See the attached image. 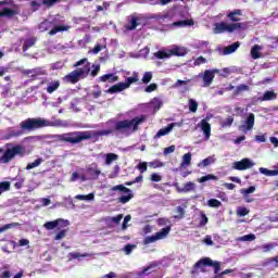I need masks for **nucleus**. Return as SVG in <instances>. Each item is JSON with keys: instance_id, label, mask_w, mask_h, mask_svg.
Listing matches in <instances>:
<instances>
[{"instance_id": "nucleus-1", "label": "nucleus", "mask_w": 278, "mask_h": 278, "mask_svg": "<svg viewBox=\"0 0 278 278\" xmlns=\"http://www.w3.org/2000/svg\"><path fill=\"white\" fill-rule=\"evenodd\" d=\"M21 129L10 128L7 138H18L23 136L26 131H36V129H42L43 127H49V121L38 117V118H27L20 123Z\"/></svg>"}, {"instance_id": "nucleus-2", "label": "nucleus", "mask_w": 278, "mask_h": 278, "mask_svg": "<svg viewBox=\"0 0 278 278\" xmlns=\"http://www.w3.org/2000/svg\"><path fill=\"white\" fill-rule=\"evenodd\" d=\"M85 65V67L83 68H78V66ZM74 70L73 72L68 73L67 75H65L63 77V81L64 84H77L80 79H86V77H88L89 73H90V63L88 62V59H81L79 61H77L74 64Z\"/></svg>"}, {"instance_id": "nucleus-3", "label": "nucleus", "mask_w": 278, "mask_h": 278, "mask_svg": "<svg viewBox=\"0 0 278 278\" xmlns=\"http://www.w3.org/2000/svg\"><path fill=\"white\" fill-rule=\"evenodd\" d=\"M92 138L91 131H73L65 132L56 136V140L59 142H67L68 144H79V142H84V140H90Z\"/></svg>"}, {"instance_id": "nucleus-4", "label": "nucleus", "mask_w": 278, "mask_h": 278, "mask_svg": "<svg viewBox=\"0 0 278 278\" xmlns=\"http://www.w3.org/2000/svg\"><path fill=\"white\" fill-rule=\"evenodd\" d=\"M147 121V115L136 116L132 119H124L115 123L114 130L115 131H128V129H132V131H138V126L142 125Z\"/></svg>"}, {"instance_id": "nucleus-5", "label": "nucleus", "mask_w": 278, "mask_h": 278, "mask_svg": "<svg viewBox=\"0 0 278 278\" xmlns=\"http://www.w3.org/2000/svg\"><path fill=\"white\" fill-rule=\"evenodd\" d=\"M16 155H25V148L17 144L12 148H8L3 155L0 156V164H10L11 160H14Z\"/></svg>"}, {"instance_id": "nucleus-6", "label": "nucleus", "mask_w": 278, "mask_h": 278, "mask_svg": "<svg viewBox=\"0 0 278 278\" xmlns=\"http://www.w3.org/2000/svg\"><path fill=\"white\" fill-rule=\"evenodd\" d=\"M208 266L210 268H214V274L218 275L220 273V262L213 261L210 257L200 258L194 265L193 268H200L202 273H205L203 267Z\"/></svg>"}, {"instance_id": "nucleus-7", "label": "nucleus", "mask_w": 278, "mask_h": 278, "mask_svg": "<svg viewBox=\"0 0 278 278\" xmlns=\"http://www.w3.org/2000/svg\"><path fill=\"white\" fill-rule=\"evenodd\" d=\"M236 29H242V24L240 23L227 24L225 22H220L215 25V34H225V31H228V34H233Z\"/></svg>"}, {"instance_id": "nucleus-8", "label": "nucleus", "mask_w": 278, "mask_h": 278, "mask_svg": "<svg viewBox=\"0 0 278 278\" xmlns=\"http://www.w3.org/2000/svg\"><path fill=\"white\" fill-rule=\"evenodd\" d=\"M111 190L113 192L119 191V192H124L125 194H127V195H121L118 198V203H122L123 205H125V203H129L130 199H134L131 189L125 187L124 185H116V186L112 187Z\"/></svg>"}, {"instance_id": "nucleus-9", "label": "nucleus", "mask_w": 278, "mask_h": 278, "mask_svg": "<svg viewBox=\"0 0 278 278\" xmlns=\"http://www.w3.org/2000/svg\"><path fill=\"white\" fill-rule=\"evenodd\" d=\"M168 233H170V226L162 228L161 231L156 232L154 236L146 237L143 244H152V242H157V240H164Z\"/></svg>"}, {"instance_id": "nucleus-10", "label": "nucleus", "mask_w": 278, "mask_h": 278, "mask_svg": "<svg viewBox=\"0 0 278 278\" xmlns=\"http://www.w3.org/2000/svg\"><path fill=\"white\" fill-rule=\"evenodd\" d=\"M253 162L250 159H242L239 162H235L232 168L235 170H248V168H252Z\"/></svg>"}, {"instance_id": "nucleus-11", "label": "nucleus", "mask_w": 278, "mask_h": 278, "mask_svg": "<svg viewBox=\"0 0 278 278\" xmlns=\"http://www.w3.org/2000/svg\"><path fill=\"white\" fill-rule=\"evenodd\" d=\"M198 127L203 131L205 140H210V136H212V125L207 123V119H202Z\"/></svg>"}, {"instance_id": "nucleus-12", "label": "nucleus", "mask_w": 278, "mask_h": 278, "mask_svg": "<svg viewBox=\"0 0 278 278\" xmlns=\"http://www.w3.org/2000/svg\"><path fill=\"white\" fill-rule=\"evenodd\" d=\"M255 126V114L250 113L245 119V124L240 126L241 131H251Z\"/></svg>"}, {"instance_id": "nucleus-13", "label": "nucleus", "mask_w": 278, "mask_h": 278, "mask_svg": "<svg viewBox=\"0 0 278 278\" xmlns=\"http://www.w3.org/2000/svg\"><path fill=\"white\" fill-rule=\"evenodd\" d=\"M68 225V220H64L62 218L52 220V222H46L43 224L45 229H47L48 231H51L53 229H55L59 225Z\"/></svg>"}, {"instance_id": "nucleus-14", "label": "nucleus", "mask_w": 278, "mask_h": 278, "mask_svg": "<svg viewBox=\"0 0 278 278\" xmlns=\"http://www.w3.org/2000/svg\"><path fill=\"white\" fill-rule=\"evenodd\" d=\"M176 190L180 193L194 192V190H197V185L192 181H188L184 185V188L176 186Z\"/></svg>"}, {"instance_id": "nucleus-15", "label": "nucleus", "mask_w": 278, "mask_h": 278, "mask_svg": "<svg viewBox=\"0 0 278 278\" xmlns=\"http://www.w3.org/2000/svg\"><path fill=\"white\" fill-rule=\"evenodd\" d=\"M212 81H214V72L212 70H206L203 75L204 88L212 86Z\"/></svg>"}, {"instance_id": "nucleus-16", "label": "nucleus", "mask_w": 278, "mask_h": 278, "mask_svg": "<svg viewBox=\"0 0 278 278\" xmlns=\"http://www.w3.org/2000/svg\"><path fill=\"white\" fill-rule=\"evenodd\" d=\"M188 53V50L184 47L175 46L173 49L169 50V55H176L177 58H184Z\"/></svg>"}, {"instance_id": "nucleus-17", "label": "nucleus", "mask_w": 278, "mask_h": 278, "mask_svg": "<svg viewBox=\"0 0 278 278\" xmlns=\"http://www.w3.org/2000/svg\"><path fill=\"white\" fill-rule=\"evenodd\" d=\"M176 125H177V123H172V124H168L165 128H161L156 132L154 138L157 139V138H162V136H167V134H170V131H173V129L175 128Z\"/></svg>"}, {"instance_id": "nucleus-18", "label": "nucleus", "mask_w": 278, "mask_h": 278, "mask_svg": "<svg viewBox=\"0 0 278 278\" xmlns=\"http://www.w3.org/2000/svg\"><path fill=\"white\" fill-rule=\"evenodd\" d=\"M123 90H127V87H125V83H117L116 85L111 86L106 92L109 94H116V92H123Z\"/></svg>"}, {"instance_id": "nucleus-19", "label": "nucleus", "mask_w": 278, "mask_h": 278, "mask_svg": "<svg viewBox=\"0 0 278 278\" xmlns=\"http://www.w3.org/2000/svg\"><path fill=\"white\" fill-rule=\"evenodd\" d=\"M240 16H242V10L240 9H236L235 11L227 14V18H229V21H231L232 23L240 22Z\"/></svg>"}, {"instance_id": "nucleus-20", "label": "nucleus", "mask_w": 278, "mask_h": 278, "mask_svg": "<svg viewBox=\"0 0 278 278\" xmlns=\"http://www.w3.org/2000/svg\"><path fill=\"white\" fill-rule=\"evenodd\" d=\"M87 175L90 176V179H98L99 176L101 175V170L97 168V164H92L88 169H87Z\"/></svg>"}, {"instance_id": "nucleus-21", "label": "nucleus", "mask_w": 278, "mask_h": 278, "mask_svg": "<svg viewBox=\"0 0 278 278\" xmlns=\"http://www.w3.org/2000/svg\"><path fill=\"white\" fill-rule=\"evenodd\" d=\"M100 81L105 84V81H109V84H114V81H118V76L110 73V74H104L99 77Z\"/></svg>"}, {"instance_id": "nucleus-22", "label": "nucleus", "mask_w": 278, "mask_h": 278, "mask_svg": "<svg viewBox=\"0 0 278 278\" xmlns=\"http://www.w3.org/2000/svg\"><path fill=\"white\" fill-rule=\"evenodd\" d=\"M240 48V42H233L230 46H227L226 48H224V55H231V53H236V51H238V49Z\"/></svg>"}, {"instance_id": "nucleus-23", "label": "nucleus", "mask_w": 278, "mask_h": 278, "mask_svg": "<svg viewBox=\"0 0 278 278\" xmlns=\"http://www.w3.org/2000/svg\"><path fill=\"white\" fill-rule=\"evenodd\" d=\"M194 25L193 20H182L173 23V27H192Z\"/></svg>"}, {"instance_id": "nucleus-24", "label": "nucleus", "mask_w": 278, "mask_h": 278, "mask_svg": "<svg viewBox=\"0 0 278 278\" xmlns=\"http://www.w3.org/2000/svg\"><path fill=\"white\" fill-rule=\"evenodd\" d=\"M156 60H168L170 58V50H159L154 53Z\"/></svg>"}, {"instance_id": "nucleus-25", "label": "nucleus", "mask_w": 278, "mask_h": 278, "mask_svg": "<svg viewBox=\"0 0 278 278\" xmlns=\"http://www.w3.org/2000/svg\"><path fill=\"white\" fill-rule=\"evenodd\" d=\"M37 40L38 39L36 37H30V38L26 39L24 41L22 50L25 52V51L31 49V47H34V45H36Z\"/></svg>"}, {"instance_id": "nucleus-26", "label": "nucleus", "mask_w": 278, "mask_h": 278, "mask_svg": "<svg viewBox=\"0 0 278 278\" xmlns=\"http://www.w3.org/2000/svg\"><path fill=\"white\" fill-rule=\"evenodd\" d=\"M53 25H55L53 22L45 20L39 24V29L40 31H49V29H52Z\"/></svg>"}, {"instance_id": "nucleus-27", "label": "nucleus", "mask_w": 278, "mask_h": 278, "mask_svg": "<svg viewBox=\"0 0 278 278\" xmlns=\"http://www.w3.org/2000/svg\"><path fill=\"white\" fill-rule=\"evenodd\" d=\"M199 184H205V181H218V176L214 174H208L205 176H202L198 179Z\"/></svg>"}, {"instance_id": "nucleus-28", "label": "nucleus", "mask_w": 278, "mask_h": 278, "mask_svg": "<svg viewBox=\"0 0 278 278\" xmlns=\"http://www.w3.org/2000/svg\"><path fill=\"white\" fill-rule=\"evenodd\" d=\"M277 99V93L275 91H265L262 98H260L261 101H275Z\"/></svg>"}, {"instance_id": "nucleus-29", "label": "nucleus", "mask_w": 278, "mask_h": 278, "mask_svg": "<svg viewBox=\"0 0 278 278\" xmlns=\"http://www.w3.org/2000/svg\"><path fill=\"white\" fill-rule=\"evenodd\" d=\"M60 31H68V26L66 25H59L53 27L50 31H49V36H55V34H60Z\"/></svg>"}, {"instance_id": "nucleus-30", "label": "nucleus", "mask_w": 278, "mask_h": 278, "mask_svg": "<svg viewBox=\"0 0 278 278\" xmlns=\"http://www.w3.org/2000/svg\"><path fill=\"white\" fill-rule=\"evenodd\" d=\"M260 173H262V175H266V177H277L278 169H268V168L261 167Z\"/></svg>"}, {"instance_id": "nucleus-31", "label": "nucleus", "mask_w": 278, "mask_h": 278, "mask_svg": "<svg viewBox=\"0 0 278 278\" xmlns=\"http://www.w3.org/2000/svg\"><path fill=\"white\" fill-rule=\"evenodd\" d=\"M58 88H60V80H54L53 83H50L47 87V92L48 94H53V92H55V90H58Z\"/></svg>"}, {"instance_id": "nucleus-32", "label": "nucleus", "mask_w": 278, "mask_h": 278, "mask_svg": "<svg viewBox=\"0 0 278 278\" xmlns=\"http://www.w3.org/2000/svg\"><path fill=\"white\" fill-rule=\"evenodd\" d=\"M139 77H138V73H134V75L131 77L126 78V83H124V86L127 88H129V86H131V84H136L137 81H139Z\"/></svg>"}, {"instance_id": "nucleus-33", "label": "nucleus", "mask_w": 278, "mask_h": 278, "mask_svg": "<svg viewBox=\"0 0 278 278\" xmlns=\"http://www.w3.org/2000/svg\"><path fill=\"white\" fill-rule=\"evenodd\" d=\"M191 163H192V153L188 152L184 154L180 166H190Z\"/></svg>"}, {"instance_id": "nucleus-34", "label": "nucleus", "mask_w": 278, "mask_h": 278, "mask_svg": "<svg viewBox=\"0 0 278 278\" xmlns=\"http://www.w3.org/2000/svg\"><path fill=\"white\" fill-rule=\"evenodd\" d=\"M42 162H45V160H42V157H39L35 160L33 163H28L26 166V170H31V168H38V166H40Z\"/></svg>"}, {"instance_id": "nucleus-35", "label": "nucleus", "mask_w": 278, "mask_h": 278, "mask_svg": "<svg viewBox=\"0 0 278 278\" xmlns=\"http://www.w3.org/2000/svg\"><path fill=\"white\" fill-rule=\"evenodd\" d=\"M176 214L177 215H175L174 218H176L177 220H181L186 216V208H184L182 206H177Z\"/></svg>"}, {"instance_id": "nucleus-36", "label": "nucleus", "mask_w": 278, "mask_h": 278, "mask_svg": "<svg viewBox=\"0 0 278 278\" xmlns=\"http://www.w3.org/2000/svg\"><path fill=\"white\" fill-rule=\"evenodd\" d=\"M260 46L255 45L252 47L251 49V56L253 58V60H260V58H262V55L260 54Z\"/></svg>"}, {"instance_id": "nucleus-37", "label": "nucleus", "mask_w": 278, "mask_h": 278, "mask_svg": "<svg viewBox=\"0 0 278 278\" xmlns=\"http://www.w3.org/2000/svg\"><path fill=\"white\" fill-rule=\"evenodd\" d=\"M76 199L78 201H94V193H89L87 195L84 194H77Z\"/></svg>"}, {"instance_id": "nucleus-38", "label": "nucleus", "mask_w": 278, "mask_h": 278, "mask_svg": "<svg viewBox=\"0 0 278 278\" xmlns=\"http://www.w3.org/2000/svg\"><path fill=\"white\" fill-rule=\"evenodd\" d=\"M16 11L14 9H10V8H4L1 12H0V16H15Z\"/></svg>"}, {"instance_id": "nucleus-39", "label": "nucleus", "mask_w": 278, "mask_h": 278, "mask_svg": "<svg viewBox=\"0 0 278 278\" xmlns=\"http://www.w3.org/2000/svg\"><path fill=\"white\" fill-rule=\"evenodd\" d=\"M118 160V154L115 153H108L105 159V164L110 165L112 162H116Z\"/></svg>"}, {"instance_id": "nucleus-40", "label": "nucleus", "mask_w": 278, "mask_h": 278, "mask_svg": "<svg viewBox=\"0 0 278 278\" xmlns=\"http://www.w3.org/2000/svg\"><path fill=\"white\" fill-rule=\"evenodd\" d=\"M21 224L18 223H11L5 224L2 227H0V233H3V231H8V229H14V227H18Z\"/></svg>"}, {"instance_id": "nucleus-41", "label": "nucleus", "mask_w": 278, "mask_h": 278, "mask_svg": "<svg viewBox=\"0 0 278 278\" xmlns=\"http://www.w3.org/2000/svg\"><path fill=\"white\" fill-rule=\"evenodd\" d=\"M136 27H138V17H131L128 23L127 29L131 31L136 29Z\"/></svg>"}, {"instance_id": "nucleus-42", "label": "nucleus", "mask_w": 278, "mask_h": 278, "mask_svg": "<svg viewBox=\"0 0 278 278\" xmlns=\"http://www.w3.org/2000/svg\"><path fill=\"white\" fill-rule=\"evenodd\" d=\"M149 163H147V162H140V163H138V165H137V168H138V170H139V173H141V175H142V173H147V170H149Z\"/></svg>"}, {"instance_id": "nucleus-43", "label": "nucleus", "mask_w": 278, "mask_h": 278, "mask_svg": "<svg viewBox=\"0 0 278 278\" xmlns=\"http://www.w3.org/2000/svg\"><path fill=\"white\" fill-rule=\"evenodd\" d=\"M207 205H208V207H220V205H223V202H220L217 199H210L207 201Z\"/></svg>"}, {"instance_id": "nucleus-44", "label": "nucleus", "mask_w": 278, "mask_h": 278, "mask_svg": "<svg viewBox=\"0 0 278 278\" xmlns=\"http://www.w3.org/2000/svg\"><path fill=\"white\" fill-rule=\"evenodd\" d=\"M148 165L150 168H162L164 166V163H162L160 160H154L152 162H149Z\"/></svg>"}, {"instance_id": "nucleus-45", "label": "nucleus", "mask_w": 278, "mask_h": 278, "mask_svg": "<svg viewBox=\"0 0 278 278\" xmlns=\"http://www.w3.org/2000/svg\"><path fill=\"white\" fill-rule=\"evenodd\" d=\"M151 79H153V73L152 72H146L143 74V77H142L141 81L143 84H150Z\"/></svg>"}, {"instance_id": "nucleus-46", "label": "nucleus", "mask_w": 278, "mask_h": 278, "mask_svg": "<svg viewBox=\"0 0 278 278\" xmlns=\"http://www.w3.org/2000/svg\"><path fill=\"white\" fill-rule=\"evenodd\" d=\"M249 215V208L244 207V206H239L237 208V216L242 217V216H247Z\"/></svg>"}, {"instance_id": "nucleus-47", "label": "nucleus", "mask_w": 278, "mask_h": 278, "mask_svg": "<svg viewBox=\"0 0 278 278\" xmlns=\"http://www.w3.org/2000/svg\"><path fill=\"white\" fill-rule=\"evenodd\" d=\"M189 110H190V112H197V110H199V103L198 102H195V100H193V99H190L189 100Z\"/></svg>"}, {"instance_id": "nucleus-48", "label": "nucleus", "mask_w": 278, "mask_h": 278, "mask_svg": "<svg viewBox=\"0 0 278 278\" xmlns=\"http://www.w3.org/2000/svg\"><path fill=\"white\" fill-rule=\"evenodd\" d=\"M8 190H10V182L9 181L0 182V194H3V192H8Z\"/></svg>"}, {"instance_id": "nucleus-49", "label": "nucleus", "mask_w": 278, "mask_h": 278, "mask_svg": "<svg viewBox=\"0 0 278 278\" xmlns=\"http://www.w3.org/2000/svg\"><path fill=\"white\" fill-rule=\"evenodd\" d=\"M233 125V116H228L222 122V127H231Z\"/></svg>"}, {"instance_id": "nucleus-50", "label": "nucleus", "mask_w": 278, "mask_h": 278, "mask_svg": "<svg viewBox=\"0 0 278 278\" xmlns=\"http://www.w3.org/2000/svg\"><path fill=\"white\" fill-rule=\"evenodd\" d=\"M212 164V159L207 157L202 160L201 163L198 164L199 168H206V166H210Z\"/></svg>"}, {"instance_id": "nucleus-51", "label": "nucleus", "mask_w": 278, "mask_h": 278, "mask_svg": "<svg viewBox=\"0 0 278 278\" xmlns=\"http://www.w3.org/2000/svg\"><path fill=\"white\" fill-rule=\"evenodd\" d=\"M253 192H255V187L254 186H250L247 189H241V194H244V197H247L249 194H253Z\"/></svg>"}, {"instance_id": "nucleus-52", "label": "nucleus", "mask_w": 278, "mask_h": 278, "mask_svg": "<svg viewBox=\"0 0 278 278\" xmlns=\"http://www.w3.org/2000/svg\"><path fill=\"white\" fill-rule=\"evenodd\" d=\"M110 134H114V130L112 129L99 130L94 132V136H110Z\"/></svg>"}, {"instance_id": "nucleus-53", "label": "nucleus", "mask_w": 278, "mask_h": 278, "mask_svg": "<svg viewBox=\"0 0 278 278\" xmlns=\"http://www.w3.org/2000/svg\"><path fill=\"white\" fill-rule=\"evenodd\" d=\"M207 63V59L203 58V56H199L194 62H193V66H201V64H206Z\"/></svg>"}, {"instance_id": "nucleus-54", "label": "nucleus", "mask_w": 278, "mask_h": 278, "mask_svg": "<svg viewBox=\"0 0 278 278\" xmlns=\"http://www.w3.org/2000/svg\"><path fill=\"white\" fill-rule=\"evenodd\" d=\"M66 232H67L66 229H63V230L59 231L55 235L54 240H64V238H66Z\"/></svg>"}, {"instance_id": "nucleus-55", "label": "nucleus", "mask_w": 278, "mask_h": 278, "mask_svg": "<svg viewBox=\"0 0 278 278\" xmlns=\"http://www.w3.org/2000/svg\"><path fill=\"white\" fill-rule=\"evenodd\" d=\"M241 240L243 242H253V240H255V235H253V233L245 235V236L241 237Z\"/></svg>"}, {"instance_id": "nucleus-56", "label": "nucleus", "mask_w": 278, "mask_h": 278, "mask_svg": "<svg viewBox=\"0 0 278 278\" xmlns=\"http://www.w3.org/2000/svg\"><path fill=\"white\" fill-rule=\"evenodd\" d=\"M157 90V84L152 83L148 87H146L144 92H155Z\"/></svg>"}, {"instance_id": "nucleus-57", "label": "nucleus", "mask_w": 278, "mask_h": 278, "mask_svg": "<svg viewBox=\"0 0 278 278\" xmlns=\"http://www.w3.org/2000/svg\"><path fill=\"white\" fill-rule=\"evenodd\" d=\"M93 70L91 71V77H97L101 72V65H92Z\"/></svg>"}, {"instance_id": "nucleus-58", "label": "nucleus", "mask_w": 278, "mask_h": 278, "mask_svg": "<svg viewBox=\"0 0 278 278\" xmlns=\"http://www.w3.org/2000/svg\"><path fill=\"white\" fill-rule=\"evenodd\" d=\"M62 0H42L43 5H48V8L53 7L55 3H60Z\"/></svg>"}, {"instance_id": "nucleus-59", "label": "nucleus", "mask_w": 278, "mask_h": 278, "mask_svg": "<svg viewBox=\"0 0 278 278\" xmlns=\"http://www.w3.org/2000/svg\"><path fill=\"white\" fill-rule=\"evenodd\" d=\"M150 181L160 182L162 181V176L160 174L153 173L150 176Z\"/></svg>"}, {"instance_id": "nucleus-60", "label": "nucleus", "mask_w": 278, "mask_h": 278, "mask_svg": "<svg viewBox=\"0 0 278 278\" xmlns=\"http://www.w3.org/2000/svg\"><path fill=\"white\" fill-rule=\"evenodd\" d=\"M275 249V243H266L263 245L264 253H268L269 251H273Z\"/></svg>"}, {"instance_id": "nucleus-61", "label": "nucleus", "mask_w": 278, "mask_h": 278, "mask_svg": "<svg viewBox=\"0 0 278 278\" xmlns=\"http://www.w3.org/2000/svg\"><path fill=\"white\" fill-rule=\"evenodd\" d=\"M23 184H25V178H20V179L14 184V188H16V190H21V188H23Z\"/></svg>"}, {"instance_id": "nucleus-62", "label": "nucleus", "mask_w": 278, "mask_h": 278, "mask_svg": "<svg viewBox=\"0 0 278 278\" xmlns=\"http://www.w3.org/2000/svg\"><path fill=\"white\" fill-rule=\"evenodd\" d=\"M129 220H131V215H127L124 217V222L122 224V229L125 230L127 229V223H129Z\"/></svg>"}, {"instance_id": "nucleus-63", "label": "nucleus", "mask_w": 278, "mask_h": 278, "mask_svg": "<svg viewBox=\"0 0 278 278\" xmlns=\"http://www.w3.org/2000/svg\"><path fill=\"white\" fill-rule=\"evenodd\" d=\"M170 153H175V146H169L164 149V154L165 155H170Z\"/></svg>"}, {"instance_id": "nucleus-64", "label": "nucleus", "mask_w": 278, "mask_h": 278, "mask_svg": "<svg viewBox=\"0 0 278 278\" xmlns=\"http://www.w3.org/2000/svg\"><path fill=\"white\" fill-rule=\"evenodd\" d=\"M102 49H103V46H101L100 43H97V45L94 46V48L92 49V53H93L94 55H97Z\"/></svg>"}]
</instances>
